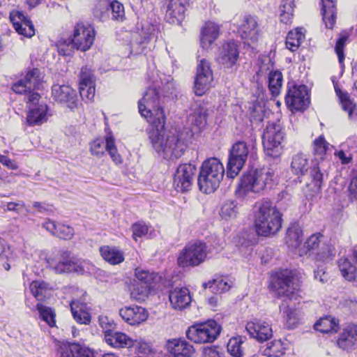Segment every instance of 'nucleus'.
I'll list each match as a JSON object with an SVG mask.
<instances>
[{
  "label": "nucleus",
  "mask_w": 357,
  "mask_h": 357,
  "mask_svg": "<svg viewBox=\"0 0 357 357\" xmlns=\"http://www.w3.org/2000/svg\"><path fill=\"white\" fill-rule=\"evenodd\" d=\"M139 112L150 123L149 138L153 149L164 159L174 160L181 158L187 149L191 131L165 130V115L160 105L159 93L155 88H149L138 102Z\"/></svg>",
  "instance_id": "obj_1"
},
{
  "label": "nucleus",
  "mask_w": 357,
  "mask_h": 357,
  "mask_svg": "<svg viewBox=\"0 0 357 357\" xmlns=\"http://www.w3.org/2000/svg\"><path fill=\"white\" fill-rule=\"evenodd\" d=\"M42 79L40 70L38 68H32L12 86L15 93L25 96L29 109L26 117V121L29 126L40 125L47 121V105L40 103L36 105L39 101L40 95L35 92V90L39 89Z\"/></svg>",
  "instance_id": "obj_2"
},
{
  "label": "nucleus",
  "mask_w": 357,
  "mask_h": 357,
  "mask_svg": "<svg viewBox=\"0 0 357 357\" xmlns=\"http://www.w3.org/2000/svg\"><path fill=\"white\" fill-rule=\"evenodd\" d=\"M253 211L256 231L259 235L267 236L280 229L282 214L270 201L257 202Z\"/></svg>",
  "instance_id": "obj_3"
},
{
  "label": "nucleus",
  "mask_w": 357,
  "mask_h": 357,
  "mask_svg": "<svg viewBox=\"0 0 357 357\" xmlns=\"http://www.w3.org/2000/svg\"><path fill=\"white\" fill-rule=\"evenodd\" d=\"M94 28L82 22L77 23L74 29L73 38L60 41L59 52L64 56H70L74 49L85 52L89 50L95 40Z\"/></svg>",
  "instance_id": "obj_4"
},
{
  "label": "nucleus",
  "mask_w": 357,
  "mask_h": 357,
  "mask_svg": "<svg viewBox=\"0 0 357 357\" xmlns=\"http://www.w3.org/2000/svg\"><path fill=\"white\" fill-rule=\"evenodd\" d=\"M225 174L221 162L216 158L206 160L197 178L199 190L206 194L213 192L219 187Z\"/></svg>",
  "instance_id": "obj_5"
},
{
  "label": "nucleus",
  "mask_w": 357,
  "mask_h": 357,
  "mask_svg": "<svg viewBox=\"0 0 357 357\" xmlns=\"http://www.w3.org/2000/svg\"><path fill=\"white\" fill-rule=\"evenodd\" d=\"M274 172L270 168L255 169L244 174L241 178L238 193L245 195L248 192H260L271 188Z\"/></svg>",
  "instance_id": "obj_6"
},
{
  "label": "nucleus",
  "mask_w": 357,
  "mask_h": 357,
  "mask_svg": "<svg viewBox=\"0 0 357 357\" xmlns=\"http://www.w3.org/2000/svg\"><path fill=\"white\" fill-rule=\"evenodd\" d=\"M291 172L297 176H305L310 170L309 176L310 183L307 186L312 188L314 194L320 192L323 183L324 175L320 171L318 165H310L309 158L307 155L299 153L292 157L291 163Z\"/></svg>",
  "instance_id": "obj_7"
},
{
  "label": "nucleus",
  "mask_w": 357,
  "mask_h": 357,
  "mask_svg": "<svg viewBox=\"0 0 357 357\" xmlns=\"http://www.w3.org/2000/svg\"><path fill=\"white\" fill-rule=\"evenodd\" d=\"M221 332L220 325L214 320L196 323L186 331L187 337L197 344L213 342Z\"/></svg>",
  "instance_id": "obj_8"
},
{
  "label": "nucleus",
  "mask_w": 357,
  "mask_h": 357,
  "mask_svg": "<svg viewBox=\"0 0 357 357\" xmlns=\"http://www.w3.org/2000/svg\"><path fill=\"white\" fill-rule=\"evenodd\" d=\"M314 251H316V260L319 261L325 262L331 260L335 256L333 247L324 241V236L320 233L310 236L297 253L300 256H303L310 255V252L314 253Z\"/></svg>",
  "instance_id": "obj_9"
},
{
  "label": "nucleus",
  "mask_w": 357,
  "mask_h": 357,
  "mask_svg": "<svg viewBox=\"0 0 357 357\" xmlns=\"http://www.w3.org/2000/svg\"><path fill=\"white\" fill-rule=\"evenodd\" d=\"M284 132L280 124L268 123L262 135V144L266 155L277 158L282 151Z\"/></svg>",
  "instance_id": "obj_10"
},
{
  "label": "nucleus",
  "mask_w": 357,
  "mask_h": 357,
  "mask_svg": "<svg viewBox=\"0 0 357 357\" xmlns=\"http://www.w3.org/2000/svg\"><path fill=\"white\" fill-rule=\"evenodd\" d=\"M207 247L202 241H194L188 243L180 252L177 263L181 267L197 266L206 259Z\"/></svg>",
  "instance_id": "obj_11"
},
{
  "label": "nucleus",
  "mask_w": 357,
  "mask_h": 357,
  "mask_svg": "<svg viewBox=\"0 0 357 357\" xmlns=\"http://www.w3.org/2000/svg\"><path fill=\"white\" fill-rule=\"evenodd\" d=\"M250 149L243 141L236 142L229 151L227 166V176L230 178H235L245 164Z\"/></svg>",
  "instance_id": "obj_12"
},
{
  "label": "nucleus",
  "mask_w": 357,
  "mask_h": 357,
  "mask_svg": "<svg viewBox=\"0 0 357 357\" xmlns=\"http://www.w3.org/2000/svg\"><path fill=\"white\" fill-rule=\"evenodd\" d=\"M285 103L292 112L305 109L310 103L307 88L305 85L287 84Z\"/></svg>",
  "instance_id": "obj_13"
},
{
  "label": "nucleus",
  "mask_w": 357,
  "mask_h": 357,
  "mask_svg": "<svg viewBox=\"0 0 357 357\" xmlns=\"http://www.w3.org/2000/svg\"><path fill=\"white\" fill-rule=\"evenodd\" d=\"M275 288L278 296L292 299L299 291L300 284L292 273L285 270L278 275Z\"/></svg>",
  "instance_id": "obj_14"
},
{
  "label": "nucleus",
  "mask_w": 357,
  "mask_h": 357,
  "mask_svg": "<svg viewBox=\"0 0 357 357\" xmlns=\"http://www.w3.org/2000/svg\"><path fill=\"white\" fill-rule=\"evenodd\" d=\"M197 168L194 165H180L174 176V185L177 191L185 192L190 189L195 178Z\"/></svg>",
  "instance_id": "obj_15"
},
{
  "label": "nucleus",
  "mask_w": 357,
  "mask_h": 357,
  "mask_svg": "<svg viewBox=\"0 0 357 357\" xmlns=\"http://www.w3.org/2000/svg\"><path fill=\"white\" fill-rule=\"evenodd\" d=\"M213 80L210 63L206 59L201 60L197 66L194 90L197 96H201L209 89Z\"/></svg>",
  "instance_id": "obj_16"
},
{
  "label": "nucleus",
  "mask_w": 357,
  "mask_h": 357,
  "mask_svg": "<svg viewBox=\"0 0 357 357\" xmlns=\"http://www.w3.org/2000/svg\"><path fill=\"white\" fill-rule=\"evenodd\" d=\"M47 267L56 273L61 274L72 272L73 261L71 253L68 250H59L45 258Z\"/></svg>",
  "instance_id": "obj_17"
},
{
  "label": "nucleus",
  "mask_w": 357,
  "mask_h": 357,
  "mask_svg": "<svg viewBox=\"0 0 357 357\" xmlns=\"http://www.w3.org/2000/svg\"><path fill=\"white\" fill-rule=\"evenodd\" d=\"M238 24V33L244 43L250 45V43H255L258 38V25L257 20L251 15H243Z\"/></svg>",
  "instance_id": "obj_18"
},
{
  "label": "nucleus",
  "mask_w": 357,
  "mask_h": 357,
  "mask_svg": "<svg viewBox=\"0 0 357 357\" xmlns=\"http://www.w3.org/2000/svg\"><path fill=\"white\" fill-rule=\"evenodd\" d=\"M79 89L83 99L91 100L95 96V77L91 70L87 67L81 69L79 75Z\"/></svg>",
  "instance_id": "obj_19"
},
{
  "label": "nucleus",
  "mask_w": 357,
  "mask_h": 357,
  "mask_svg": "<svg viewBox=\"0 0 357 357\" xmlns=\"http://www.w3.org/2000/svg\"><path fill=\"white\" fill-rule=\"evenodd\" d=\"M245 329L251 337L262 342L273 336L272 328L268 323L255 319L247 323Z\"/></svg>",
  "instance_id": "obj_20"
},
{
  "label": "nucleus",
  "mask_w": 357,
  "mask_h": 357,
  "mask_svg": "<svg viewBox=\"0 0 357 357\" xmlns=\"http://www.w3.org/2000/svg\"><path fill=\"white\" fill-rule=\"evenodd\" d=\"M10 20L19 34L28 38H31L35 34L34 26L32 22L22 12L12 11L10 14Z\"/></svg>",
  "instance_id": "obj_21"
},
{
  "label": "nucleus",
  "mask_w": 357,
  "mask_h": 357,
  "mask_svg": "<svg viewBox=\"0 0 357 357\" xmlns=\"http://www.w3.org/2000/svg\"><path fill=\"white\" fill-rule=\"evenodd\" d=\"M239 56L237 44L234 41H229L222 45L219 54V62L225 68L236 70V62Z\"/></svg>",
  "instance_id": "obj_22"
},
{
  "label": "nucleus",
  "mask_w": 357,
  "mask_h": 357,
  "mask_svg": "<svg viewBox=\"0 0 357 357\" xmlns=\"http://www.w3.org/2000/svg\"><path fill=\"white\" fill-rule=\"evenodd\" d=\"M52 94L56 101L66 104L67 107L70 109L75 107L77 105L76 91L68 85H53Z\"/></svg>",
  "instance_id": "obj_23"
},
{
  "label": "nucleus",
  "mask_w": 357,
  "mask_h": 357,
  "mask_svg": "<svg viewBox=\"0 0 357 357\" xmlns=\"http://www.w3.org/2000/svg\"><path fill=\"white\" fill-rule=\"evenodd\" d=\"M119 315L128 324L137 326L144 322L149 316L145 308L138 306H126L119 310Z\"/></svg>",
  "instance_id": "obj_24"
},
{
  "label": "nucleus",
  "mask_w": 357,
  "mask_h": 357,
  "mask_svg": "<svg viewBox=\"0 0 357 357\" xmlns=\"http://www.w3.org/2000/svg\"><path fill=\"white\" fill-rule=\"evenodd\" d=\"M166 347L176 357H192L195 353L194 347L183 337L168 340Z\"/></svg>",
  "instance_id": "obj_25"
},
{
  "label": "nucleus",
  "mask_w": 357,
  "mask_h": 357,
  "mask_svg": "<svg viewBox=\"0 0 357 357\" xmlns=\"http://www.w3.org/2000/svg\"><path fill=\"white\" fill-rule=\"evenodd\" d=\"M59 353L61 357H96L93 349L76 342L61 345Z\"/></svg>",
  "instance_id": "obj_26"
},
{
  "label": "nucleus",
  "mask_w": 357,
  "mask_h": 357,
  "mask_svg": "<svg viewBox=\"0 0 357 357\" xmlns=\"http://www.w3.org/2000/svg\"><path fill=\"white\" fill-rule=\"evenodd\" d=\"M169 300L172 307L176 310H183L191 303L190 291L185 287H176L169 291Z\"/></svg>",
  "instance_id": "obj_27"
},
{
  "label": "nucleus",
  "mask_w": 357,
  "mask_h": 357,
  "mask_svg": "<svg viewBox=\"0 0 357 357\" xmlns=\"http://www.w3.org/2000/svg\"><path fill=\"white\" fill-rule=\"evenodd\" d=\"M186 0H167L165 18L172 24L180 23L184 17Z\"/></svg>",
  "instance_id": "obj_28"
},
{
  "label": "nucleus",
  "mask_w": 357,
  "mask_h": 357,
  "mask_svg": "<svg viewBox=\"0 0 357 357\" xmlns=\"http://www.w3.org/2000/svg\"><path fill=\"white\" fill-rule=\"evenodd\" d=\"M105 342L114 348H130L134 346L135 341L126 334L114 331L111 328L105 331L104 335Z\"/></svg>",
  "instance_id": "obj_29"
},
{
  "label": "nucleus",
  "mask_w": 357,
  "mask_h": 357,
  "mask_svg": "<svg viewBox=\"0 0 357 357\" xmlns=\"http://www.w3.org/2000/svg\"><path fill=\"white\" fill-rule=\"evenodd\" d=\"M220 26L213 22H206L200 31V45L204 49H209L218 38Z\"/></svg>",
  "instance_id": "obj_30"
},
{
  "label": "nucleus",
  "mask_w": 357,
  "mask_h": 357,
  "mask_svg": "<svg viewBox=\"0 0 357 357\" xmlns=\"http://www.w3.org/2000/svg\"><path fill=\"white\" fill-rule=\"evenodd\" d=\"M74 319L79 324H89L91 322V307L84 301L73 300L70 303Z\"/></svg>",
  "instance_id": "obj_31"
},
{
  "label": "nucleus",
  "mask_w": 357,
  "mask_h": 357,
  "mask_svg": "<svg viewBox=\"0 0 357 357\" xmlns=\"http://www.w3.org/2000/svg\"><path fill=\"white\" fill-rule=\"evenodd\" d=\"M357 342V326L349 325L345 327L337 339V346L343 350L350 351Z\"/></svg>",
  "instance_id": "obj_32"
},
{
  "label": "nucleus",
  "mask_w": 357,
  "mask_h": 357,
  "mask_svg": "<svg viewBox=\"0 0 357 357\" xmlns=\"http://www.w3.org/2000/svg\"><path fill=\"white\" fill-rule=\"evenodd\" d=\"M43 227L52 234L61 239L69 240L74 236V229L72 227L63 224H57L50 219L45 220Z\"/></svg>",
  "instance_id": "obj_33"
},
{
  "label": "nucleus",
  "mask_w": 357,
  "mask_h": 357,
  "mask_svg": "<svg viewBox=\"0 0 357 357\" xmlns=\"http://www.w3.org/2000/svg\"><path fill=\"white\" fill-rule=\"evenodd\" d=\"M157 33L158 30H156L154 26H152V31L147 36H145L144 39L137 33H134L130 43V54H142L146 47L147 42L157 38Z\"/></svg>",
  "instance_id": "obj_34"
},
{
  "label": "nucleus",
  "mask_w": 357,
  "mask_h": 357,
  "mask_svg": "<svg viewBox=\"0 0 357 357\" xmlns=\"http://www.w3.org/2000/svg\"><path fill=\"white\" fill-rule=\"evenodd\" d=\"M321 14L326 28L332 29L335 22L336 0H321Z\"/></svg>",
  "instance_id": "obj_35"
},
{
  "label": "nucleus",
  "mask_w": 357,
  "mask_h": 357,
  "mask_svg": "<svg viewBox=\"0 0 357 357\" xmlns=\"http://www.w3.org/2000/svg\"><path fill=\"white\" fill-rule=\"evenodd\" d=\"M303 241V231L298 225H291L287 231L286 243L289 248L298 250L300 248Z\"/></svg>",
  "instance_id": "obj_36"
},
{
  "label": "nucleus",
  "mask_w": 357,
  "mask_h": 357,
  "mask_svg": "<svg viewBox=\"0 0 357 357\" xmlns=\"http://www.w3.org/2000/svg\"><path fill=\"white\" fill-rule=\"evenodd\" d=\"M342 277L348 281H357V267L347 258H340L337 261Z\"/></svg>",
  "instance_id": "obj_37"
},
{
  "label": "nucleus",
  "mask_w": 357,
  "mask_h": 357,
  "mask_svg": "<svg viewBox=\"0 0 357 357\" xmlns=\"http://www.w3.org/2000/svg\"><path fill=\"white\" fill-rule=\"evenodd\" d=\"M208 109L204 106L199 105L196 108L188 118L192 125L201 130L205 127L207 123Z\"/></svg>",
  "instance_id": "obj_38"
},
{
  "label": "nucleus",
  "mask_w": 357,
  "mask_h": 357,
  "mask_svg": "<svg viewBox=\"0 0 357 357\" xmlns=\"http://www.w3.org/2000/svg\"><path fill=\"white\" fill-rule=\"evenodd\" d=\"M231 284V282L229 278L218 277L204 284V287L209 288L211 291L215 294H221L229 290Z\"/></svg>",
  "instance_id": "obj_39"
},
{
  "label": "nucleus",
  "mask_w": 357,
  "mask_h": 357,
  "mask_svg": "<svg viewBox=\"0 0 357 357\" xmlns=\"http://www.w3.org/2000/svg\"><path fill=\"white\" fill-rule=\"evenodd\" d=\"M284 351L285 347L281 340H273L260 349V353L266 357H281Z\"/></svg>",
  "instance_id": "obj_40"
},
{
  "label": "nucleus",
  "mask_w": 357,
  "mask_h": 357,
  "mask_svg": "<svg viewBox=\"0 0 357 357\" xmlns=\"http://www.w3.org/2000/svg\"><path fill=\"white\" fill-rule=\"evenodd\" d=\"M338 324L334 317L326 316L320 318L314 325V328L317 331L322 333H328L330 332H337Z\"/></svg>",
  "instance_id": "obj_41"
},
{
  "label": "nucleus",
  "mask_w": 357,
  "mask_h": 357,
  "mask_svg": "<svg viewBox=\"0 0 357 357\" xmlns=\"http://www.w3.org/2000/svg\"><path fill=\"white\" fill-rule=\"evenodd\" d=\"M305 38L303 28H297L294 31H290L286 38V47L291 52L296 51Z\"/></svg>",
  "instance_id": "obj_42"
},
{
  "label": "nucleus",
  "mask_w": 357,
  "mask_h": 357,
  "mask_svg": "<svg viewBox=\"0 0 357 357\" xmlns=\"http://www.w3.org/2000/svg\"><path fill=\"white\" fill-rule=\"evenodd\" d=\"M100 251L103 259L111 264H120L124 259L123 253L115 248L104 246Z\"/></svg>",
  "instance_id": "obj_43"
},
{
  "label": "nucleus",
  "mask_w": 357,
  "mask_h": 357,
  "mask_svg": "<svg viewBox=\"0 0 357 357\" xmlns=\"http://www.w3.org/2000/svg\"><path fill=\"white\" fill-rule=\"evenodd\" d=\"M283 76L278 70L271 71L268 74V88L273 96H278L282 86Z\"/></svg>",
  "instance_id": "obj_44"
},
{
  "label": "nucleus",
  "mask_w": 357,
  "mask_h": 357,
  "mask_svg": "<svg viewBox=\"0 0 357 357\" xmlns=\"http://www.w3.org/2000/svg\"><path fill=\"white\" fill-rule=\"evenodd\" d=\"M29 288L32 295L38 301L44 299L50 290L49 284L41 280L33 281Z\"/></svg>",
  "instance_id": "obj_45"
},
{
  "label": "nucleus",
  "mask_w": 357,
  "mask_h": 357,
  "mask_svg": "<svg viewBox=\"0 0 357 357\" xmlns=\"http://www.w3.org/2000/svg\"><path fill=\"white\" fill-rule=\"evenodd\" d=\"M151 289V286L133 282L130 289V296L132 299L137 301H144L148 297Z\"/></svg>",
  "instance_id": "obj_46"
},
{
  "label": "nucleus",
  "mask_w": 357,
  "mask_h": 357,
  "mask_svg": "<svg viewBox=\"0 0 357 357\" xmlns=\"http://www.w3.org/2000/svg\"><path fill=\"white\" fill-rule=\"evenodd\" d=\"M135 280L134 282H139L144 285L151 286L153 280L156 278L157 275L154 273H151L141 267H137L135 269Z\"/></svg>",
  "instance_id": "obj_47"
},
{
  "label": "nucleus",
  "mask_w": 357,
  "mask_h": 357,
  "mask_svg": "<svg viewBox=\"0 0 357 357\" xmlns=\"http://www.w3.org/2000/svg\"><path fill=\"white\" fill-rule=\"evenodd\" d=\"M294 0H282L280 6V21L284 24L290 22L294 9Z\"/></svg>",
  "instance_id": "obj_48"
},
{
  "label": "nucleus",
  "mask_w": 357,
  "mask_h": 357,
  "mask_svg": "<svg viewBox=\"0 0 357 357\" xmlns=\"http://www.w3.org/2000/svg\"><path fill=\"white\" fill-rule=\"evenodd\" d=\"M243 337L241 336L231 337L227 343V351L234 357L243 356Z\"/></svg>",
  "instance_id": "obj_49"
},
{
  "label": "nucleus",
  "mask_w": 357,
  "mask_h": 357,
  "mask_svg": "<svg viewBox=\"0 0 357 357\" xmlns=\"http://www.w3.org/2000/svg\"><path fill=\"white\" fill-rule=\"evenodd\" d=\"M280 310L289 327L296 325L298 322L299 319L296 310L290 308L286 301H282L280 305Z\"/></svg>",
  "instance_id": "obj_50"
},
{
  "label": "nucleus",
  "mask_w": 357,
  "mask_h": 357,
  "mask_svg": "<svg viewBox=\"0 0 357 357\" xmlns=\"http://www.w3.org/2000/svg\"><path fill=\"white\" fill-rule=\"evenodd\" d=\"M36 308L39 312L40 317L44 321H45L51 327L55 326L56 314L51 307H47L42 303H38L36 305Z\"/></svg>",
  "instance_id": "obj_51"
},
{
  "label": "nucleus",
  "mask_w": 357,
  "mask_h": 357,
  "mask_svg": "<svg viewBox=\"0 0 357 357\" xmlns=\"http://www.w3.org/2000/svg\"><path fill=\"white\" fill-rule=\"evenodd\" d=\"M337 96H338L342 109L348 112L349 117L351 119L352 113L356 109V104L350 99L349 95L347 92L342 91L340 89H335Z\"/></svg>",
  "instance_id": "obj_52"
},
{
  "label": "nucleus",
  "mask_w": 357,
  "mask_h": 357,
  "mask_svg": "<svg viewBox=\"0 0 357 357\" xmlns=\"http://www.w3.org/2000/svg\"><path fill=\"white\" fill-rule=\"evenodd\" d=\"M255 243V238L254 234H248L246 236L241 237L238 242V247L241 252L244 255L251 254L253 246Z\"/></svg>",
  "instance_id": "obj_53"
},
{
  "label": "nucleus",
  "mask_w": 357,
  "mask_h": 357,
  "mask_svg": "<svg viewBox=\"0 0 357 357\" xmlns=\"http://www.w3.org/2000/svg\"><path fill=\"white\" fill-rule=\"evenodd\" d=\"M106 148L107 151L109 153L112 160L116 164H121L122 162V158L117 151L115 145V139L110 132L108 133L106 136Z\"/></svg>",
  "instance_id": "obj_54"
},
{
  "label": "nucleus",
  "mask_w": 357,
  "mask_h": 357,
  "mask_svg": "<svg viewBox=\"0 0 357 357\" xmlns=\"http://www.w3.org/2000/svg\"><path fill=\"white\" fill-rule=\"evenodd\" d=\"M220 215L222 218L227 220L236 216V205L232 201H226L222 206Z\"/></svg>",
  "instance_id": "obj_55"
},
{
  "label": "nucleus",
  "mask_w": 357,
  "mask_h": 357,
  "mask_svg": "<svg viewBox=\"0 0 357 357\" xmlns=\"http://www.w3.org/2000/svg\"><path fill=\"white\" fill-rule=\"evenodd\" d=\"M329 144L326 141L323 136H319L313 142L314 153L323 158L328 149Z\"/></svg>",
  "instance_id": "obj_56"
},
{
  "label": "nucleus",
  "mask_w": 357,
  "mask_h": 357,
  "mask_svg": "<svg viewBox=\"0 0 357 357\" xmlns=\"http://www.w3.org/2000/svg\"><path fill=\"white\" fill-rule=\"evenodd\" d=\"M107 151L106 139L101 138L94 139L90 144V151L92 155L96 157H101Z\"/></svg>",
  "instance_id": "obj_57"
},
{
  "label": "nucleus",
  "mask_w": 357,
  "mask_h": 357,
  "mask_svg": "<svg viewBox=\"0 0 357 357\" xmlns=\"http://www.w3.org/2000/svg\"><path fill=\"white\" fill-rule=\"evenodd\" d=\"M72 272L77 273V274L84 275L90 273L93 268V266L88 261H73V266H72Z\"/></svg>",
  "instance_id": "obj_58"
},
{
  "label": "nucleus",
  "mask_w": 357,
  "mask_h": 357,
  "mask_svg": "<svg viewBox=\"0 0 357 357\" xmlns=\"http://www.w3.org/2000/svg\"><path fill=\"white\" fill-rule=\"evenodd\" d=\"M109 7L112 10V18L114 20L122 21L125 17L123 5L117 1H113L110 3Z\"/></svg>",
  "instance_id": "obj_59"
},
{
  "label": "nucleus",
  "mask_w": 357,
  "mask_h": 357,
  "mask_svg": "<svg viewBox=\"0 0 357 357\" xmlns=\"http://www.w3.org/2000/svg\"><path fill=\"white\" fill-rule=\"evenodd\" d=\"M148 227L144 223L137 222L132 226V237L135 241L137 238H141L148 233Z\"/></svg>",
  "instance_id": "obj_60"
},
{
  "label": "nucleus",
  "mask_w": 357,
  "mask_h": 357,
  "mask_svg": "<svg viewBox=\"0 0 357 357\" xmlns=\"http://www.w3.org/2000/svg\"><path fill=\"white\" fill-rule=\"evenodd\" d=\"M347 40V36H341L336 43L335 45V52L337 55L340 63H342L344 60V48Z\"/></svg>",
  "instance_id": "obj_61"
},
{
  "label": "nucleus",
  "mask_w": 357,
  "mask_h": 357,
  "mask_svg": "<svg viewBox=\"0 0 357 357\" xmlns=\"http://www.w3.org/2000/svg\"><path fill=\"white\" fill-rule=\"evenodd\" d=\"M25 207V204L23 201H18L17 202H8L6 204V210L8 211H15L20 213L22 208Z\"/></svg>",
  "instance_id": "obj_62"
},
{
  "label": "nucleus",
  "mask_w": 357,
  "mask_h": 357,
  "mask_svg": "<svg viewBox=\"0 0 357 357\" xmlns=\"http://www.w3.org/2000/svg\"><path fill=\"white\" fill-rule=\"evenodd\" d=\"M203 357H222V354L215 347H207L204 349Z\"/></svg>",
  "instance_id": "obj_63"
},
{
  "label": "nucleus",
  "mask_w": 357,
  "mask_h": 357,
  "mask_svg": "<svg viewBox=\"0 0 357 357\" xmlns=\"http://www.w3.org/2000/svg\"><path fill=\"white\" fill-rule=\"evenodd\" d=\"M349 191L351 199L357 201V176L351 180Z\"/></svg>",
  "instance_id": "obj_64"
}]
</instances>
